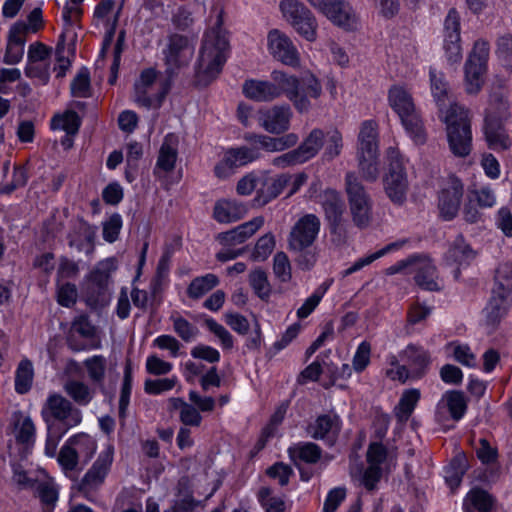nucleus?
<instances>
[{
	"mask_svg": "<svg viewBox=\"0 0 512 512\" xmlns=\"http://www.w3.org/2000/svg\"><path fill=\"white\" fill-rule=\"evenodd\" d=\"M113 447L108 446L102 451L92 467L85 473L78 484V491L90 500V493L98 490L105 481L113 462Z\"/></svg>",
	"mask_w": 512,
	"mask_h": 512,
	"instance_id": "nucleus-15",
	"label": "nucleus"
},
{
	"mask_svg": "<svg viewBox=\"0 0 512 512\" xmlns=\"http://www.w3.org/2000/svg\"><path fill=\"white\" fill-rule=\"evenodd\" d=\"M28 32L29 27L25 22L18 21L11 26L4 55V62L6 64L14 65L20 62L24 54L25 36Z\"/></svg>",
	"mask_w": 512,
	"mask_h": 512,
	"instance_id": "nucleus-25",
	"label": "nucleus"
},
{
	"mask_svg": "<svg viewBox=\"0 0 512 512\" xmlns=\"http://www.w3.org/2000/svg\"><path fill=\"white\" fill-rule=\"evenodd\" d=\"M273 272L281 282L291 280V264L285 252H277L273 258Z\"/></svg>",
	"mask_w": 512,
	"mask_h": 512,
	"instance_id": "nucleus-58",
	"label": "nucleus"
},
{
	"mask_svg": "<svg viewBox=\"0 0 512 512\" xmlns=\"http://www.w3.org/2000/svg\"><path fill=\"white\" fill-rule=\"evenodd\" d=\"M219 284L215 274L208 273L204 276L194 278L187 288V295L191 299H199Z\"/></svg>",
	"mask_w": 512,
	"mask_h": 512,
	"instance_id": "nucleus-44",
	"label": "nucleus"
},
{
	"mask_svg": "<svg viewBox=\"0 0 512 512\" xmlns=\"http://www.w3.org/2000/svg\"><path fill=\"white\" fill-rule=\"evenodd\" d=\"M249 283L254 293L265 302H268L271 295V285L267 273L262 269H255L249 274Z\"/></svg>",
	"mask_w": 512,
	"mask_h": 512,
	"instance_id": "nucleus-47",
	"label": "nucleus"
},
{
	"mask_svg": "<svg viewBox=\"0 0 512 512\" xmlns=\"http://www.w3.org/2000/svg\"><path fill=\"white\" fill-rule=\"evenodd\" d=\"M270 77L279 91L277 98L285 95L299 113L308 112L311 108L309 97L318 99L322 94L320 81L310 72L297 77L280 70H274Z\"/></svg>",
	"mask_w": 512,
	"mask_h": 512,
	"instance_id": "nucleus-3",
	"label": "nucleus"
},
{
	"mask_svg": "<svg viewBox=\"0 0 512 512\" xmlns=\"http://www.w3.org/2000/svg\"><path fill=\"white\" fill-rule=\"evenodd\" d=\"M81 126V119L75 111H67L62 116H55L51 121L52 129H63L67 134L76 135Z\"/></svg>",
	"mask_w": 512,
	"mask_h": 512,
	"instance_id": "nucleus-48",
	"label": "nucleus"
},
{
	"mask_svg": "<svg viewBox=\"0 0 512 512\" xmlns=\"http://www.w3.org/2000/svg\"><path fill=\"white\" fill-rule=\"evenodd\" d=\"M117 269L114 258L100 261L86 277L84 294L88 305L104 306L109 299L111 273Z\"/></svg>",
	"mask_w": 512,
	"mask_h": 512,
	"instance_id": "nucleus-7",
	"label": "nucleus"
},
{
	"mask_svg": "<svg viewBox=\"0 0 512 512\" xmlns=\"http://www.w3.org/2000/svg\"><path fill=\"white\" fill-rule=\"evenodd\" d=\"M510 291L502 283H497L492 290V295L483 309L485 321L488 326L495 328L509 309L508 296Z\"/></svg>",
	"mask_w": 512,
	"mask_h": 512,
	"instance_id": "nucleus-23",
	"label": "nucleus"
},
{
	"mask_svg": "<svg viewBox=\"0 0 512 512\" xmlns=\"http://www.w3.org/2000/svg\"><path fill=\"white\" fill-rule=\"evenodd\" d=\"M429 74L432 95L439 108V112L443 113V110L451 103L448 83L445 81L444 74L437 72L435 69L431 68Z\"/></svg>",
	"mask_w": 512,
	"mask_h": 512,
	"instance_id": "nucleus-40",
	"label": "nucleus"
},
{
	"mask_svg": "<svg viewBox=\"0 0 512 512\" xmlns=\"http://www.w3.org/2000/svg\"><path fill=\"white\" fill-rule=\"evenodd\" d=\"M371 344L368 341H363L357 347L353 356L352 368L360 373L364 371L370 363Z\"/></svg>",
	"mask_w": 512,
	"mask_h": 512,
	"instance_id": "nucleus-60",
	"label": "nucleus"
},
{
	"mask_svg": "<svg viewBox=\"0 0 512 512\" xmlns=\"http://www.w3.org/2000/svg\"><path fill=\"white\" fill-rule=\"evenodd\" d=\"M495 503L494 497L484 489L472 488L463 501L464 512H490Z\"/></svg>",
	"mask_w": 512,
	"mask_h": 512,
	"instance_id": "nucleus-35",
	"label": "nucleus"
},
{
	"mask_svg": "<svg viewBox=\"0 0 512 512\" xmlns=\"http://www.w3.org/2000/svg\"><path fill=\"white\" fill-rule=\"evenodd\" d=\"M389 103L414 142L423 144L426 141V133L411 95L403 88L394 87L389 91Z\"/></svg>",
	"mask_w": 512,
	"mask_h": 512,
	"instance_id": "nucleus-6",
	"label": "nucleus"
},
{
	"mask_svg": "<svg viewBox=\"0 0 512 512\" xmlns=\"http://www.w3.org/2000/svg\"><path fill=\"white\" fill-rule=\"evenodd\" d=\"M321 13L334 24L345 29H351L355 22L352 8L344 0H327Z\"/></svg>",
	"mask_w": 512,
	"mask_h": 512,
	"instance_id": "nucleus-27",
	"label": "nucleus"
},
{
	"mask_svg": "<svg viewBox=\"0 0 512 512\" xmlns=\"http://www.w3.org/2000/svg\"><path fill=\"white\" fill-rule=\"evenodd\" d=\"M346 193L354 224L359 228L367 227L371 222L372 201L363 184L354 172L345 176Z\"/></svg>",
	"mask_w": 512,
	"mask_h": 512,
	"instance_id": "nucleus-10",
	"label": "nucleus"
},
{
	"mask_svg": "<svg viewBox=\"0 0 512 512\" xmlns=\"http://www.w3.org/2000/svg\"><path fill=\"white\" fill-rule=\"evenodd\" d=\"M132 381H133L132 367H131L130 361L128 360L124 367V376H123V382L121 385L120 398H119V412L118 413H119V418L123 421L125 420V418L127 416V408L130 403Z\"/></svg>",
	"mask_w": 512,
	"mask_h": 512,
	"instance_id": "nucleus-46",
	"label": "nucleus"
},
{
	"mask_svg": "<svg viewBox=\"0 0 512 512\" xmlns=\"http://www.w3.org/2000/svg\"><path fill=\"white\" fill-rule=\"evenodd\" d=\"M292 251L298 254L294 261L298 268L303 271L311 270L317 263L318 250L314 246H308L302 250Z\"/></svg>",
	"mask_w": 512,
	"mask_h": 512,
	"instance_id": "nucleus-59",
	"label": "nucleus"
},
{
	"mask_svg": "<svg viewBox=\"0 0 512 512\" xmlns=\"http://www.w3.org/2000/svg\"><path fill=\"white\" fill-rule=\"evenodd\" d=\"M275 248V237L272 233L261 236L254 247L251 258L254 261H265Z\"/></svg>",
	"mask_w": 512,
	"mask_h": 512,
	"instance_id": "nucleus-55",
	"label": "nucleus"
},
{
	"mask_svg": "<svg viewBox=\"0 0 512 512\" xmlns=\"http://www.w3.org/2000/svg\"><path fill=\"white\" fill-rule=\"evenodd\" d=\"M268 47L271 54L283 64L296 67L299 65V53L291 39L277 29L268 33Z\"/></svg>",
	"mask_w": 512,
	"mask_h": 512,
	"instance_id": "nucleus-19",
	"label": "nucleus"
},
{
	"mask_svg": "<svg viewBox=\"0 0 512 512\" xmlns=\"http://www.w3.org/2000/svg\"><path fill=\"white\" fill-rule=\"evenodd\" d=\"M122 227V217L118 213L112 214L103 224V238L109 243L118 239Z\"/></svg>",
	"mask_w": 512,
	"mask_h": 512,
	"instance_id": "nucleus-63",
	"label": "nucleus"
},
{
	"mask_svg": "<svg viewBox=\"0 0 512 512\" xmlns=\"http://www.w3.org/2000/svg\"><path fill=\"white\" fill-rule=\"evenodd\" d=\"M321 222L315 214L300 217L288 235L289 250H302L313 246L320 232Z\"/></svg>",
	"mask_w": 512,
	"mask_h": 512,
	"instance_id": "nucleus-14",
	"label": "nucleus"
},
{
	"mask_svg": "<svg viewBox=\"0 0 512 512\" xmlns=\"http://www.w3.org/2000/svg\"><path fill=\"white\" fill-rule=\"evenodd\" d=\"M489 57V44L484 40H477L470 52L465 66V86L469 94H477L484 83L483 76L487 69Z\"/></svg>",
	"mask_w": 512,
	"mask_h": 512,
	"instance_id": "nucleus-11",
	"label": "nucleus"
},
{
	"mask_svg": "<svg viewBox=\"0 0 512 512\" xmlns=\"http://www.w3.org/2000/svg\"><path fill=\"white\" fill-rule=\"evenodd\" d=\"M258 499L266 512H284L286 505L282 498L272 496V489L262 487L258 492Z\"/></svg>",
	"mask_w": 512,
	"mask_h": 512,
	"instance_id": "nucleus-57",
	"label": "nucleus"
},
{
	"mask_svg": "<svg viewBox=\"0 0 512 512\" xmlns=\"http://www.w3.org/2000/svg\"><path fill=\"white\" fill-rule=\"evenodd\" d=\"M243 139L255 147L258 152L265 150L267 152H278V139L277 137H271L263 134L256 133H245Z\"/></svg>",
	"mask_w": 512,
	"mask_h": 512,
	"instance_id": "nucleus-50",
	"label": "nucleus"
},
{
	"mask_svg": "<svg viewBox=\"0 0 512 512\" xmlns=\"http://www.w3.org/2000/svg\"><path fill=\"white\" fill-rule=\"evenodd\" d=\"M170 320L173 323V329L175 333L184 341H192L199 333L198 328L191 324L185 318L177 315H171Z\"/></svg>",
	"mask_w": 512,
	"mask_h": 512,
	"instance_id": "nucleus-54",
	"label": "nucleus"
},
{
	"mask_svg": "<svg viewBox=\"0 0 512 512\" xmlns=\"http://www.w3.org/2000/svg\"><path fill=\"white\" fill-rule=\"evenodd\" d=\"M89 378L94 383H102L105 377L106 359L102 355H95L84 361Z\"/></svg>",
	"mask_w": 512,
	"mask_h": 512,
	"instance_id": "nucleus-56",
	"label": "nucleus"
},
{
	"mask_svg": "<svg viewBox=\"0 0 512 512\" xmlns=\"http://www.w3.org/2000/svg\"><path fill=\"white\" fill-rule=\"evenodd\" d=\"M178 157L177 139L173 134H168L160 147L156 166L154 168V175H157L158 170L166 173L172 172L175 168Z\"/></svg>",
	"mask_w": 512,
	"mask_h": 512,
	"instance_id": "nucleus-31",
	"label": "nucleus"
},
{
	"mask_svg": "<svg viewBox=\"0 0 512 512\" xmlns=\"http://www.w3.org/2000/svg\"><path fill=\"white\" fill-rule=\"evenodd\" d=\"M437 409H447L451 418L454 421H459L467 411V401L464 392L460 390L446 391L439 401Z\"/></svg>",
	"mask_w": 512,
	"mask_h": 512,
	"instance_id": "nucleus-33",
	"label": "nucleus"
},
{
	"mask_svg": "<svg viewBox=\"0 0 512 512\" xmlns=\"http://www.w3.org/2000/svg\"><path fill=\"white\" fill-rule=\"evenodd\" d=\"M475 257L476 252L465 241L463 235L459 234L444 254V263L447 267L453 268V277L459 280L461 268L468 267Z\"/></svg>",
	"mask_w": 512,
	"mask_h": 512,
	"instance_id": "nucleus-17",
	"label": "nucleus"
},
{
	"mask_svg": "<svg viewBox=\"0 0 512 512\" xmlns=\"http://www.w3.org/2000/svg\"><path fill=\"white\" fill-rule=\"evenodd\" d=\"M261 157L255 147L240 146L229 148L224 152V156L214 167V174L220 179L228 178L236 169L252 163Z\"/></svg>",
	"mask_w": 512,
	"mask_h": 512,
	"instance_id": "nucleus-13",
	"label": "nucleus"
},
{
	"mask_svg": "<svg viewBox=\"0 0 512 512\" xmlns=\"http://www.w3.org/2000/svg\"><path fill=\"white\" fill-rule=\"evenodd\" d=\"M166 64V79L162 83V92L159 96L158 106L162 105L163 100L168 94L172 80L177 75L178 70L187 66L194 54V46L186 36L172 34L168 39L167 48L163 51Z\"/></svg>",
	"mask_w": 512,
	"mask_h": 512,
	"instance_id": "nucleus-4",
	"label": "nucleus"
},
{
	"mask_svg": "<svg viewBox=\"0 0 512 512\" xmlns=\"http://www.w3.org/2000/svg\"><path fill=\"white\" fill-rule=\"evenodd\" d=\"M496 53L501 63L512 70V36L510 34L498 38Z\"/></svg>",
	"mask_w": 512,
	"mask_h": 512,
	"instance_id": "nucleus-61",
	"label": "nucleus"
},
{
	"mask_svg": "<svg viewBox=\"0 0 512 512\" xmlns=\"http://www.w3.org/2000/svg\"><path fill=\"white\" fill-rule=\"evenodd\" d=\"M439 117L446 124V130L471 128L469 110L457 103L448 104L443 113L439 112Z\"/></svg>",
	"mask_w": 512,
	"mask_h": 512,
	"instance_id": "nucleus-32",
	"label": "nucleus"
},
{
	"mask_svg": "<svg viewBox=\"0 0 512 512\" xmlns=\"http://www.w3.org/2000/svg\"><path fill=\"white\" fill-rule=\"evenodd\" d=\"M468 467L467 458L464 454L459 453L451 459L449 465L445 468V482L452 492L460 486Z\"/></svg>",
	"mask_w": 512,
	"mask_h": 512,
	"instance_id": "nucleus-39",
	"label": "nucleus"
},
{
	"mask_svg": "<svg viewBox=\"0 0 512 512\" xmlns=\"http://www.w3.org/2000/svg\"><path fill=\"white\" fill-rule=\"evenodd\" d=\"M279 9L284 19L305 40L317 39L318 23L313 13L298 0H281Z\"/></svg>",
	"mask_w": 512,
	"mask_h": 512,
	"instance_id": "nucleus-9",
	"label": "nucleus"
},
{
	"mask_svg": "<svg viewBox=\"0 0 512 512\" xmlns=\"http://www.w3.org/2000/svg\"><path fill=\"white\" fill-rule=\"evenodd\" d=\"M321 205L327 222L345 219V203L334 189H326L322 195Z\"/></svg>",
	"mask_w": 512,
	"mask_h": 512,
	"instance_id": "nucleus-36",
	"label": "nucleus"
},
{
	"mask_svg": "<svg viewBox=\"0 0 512 512\" xmlns=\"http://www.w3.org/2000/svg\"><path fill=\"white\" fill-rule=\"evenodd\" d=\"M205 325L210 332L219 338L224 348L231 349L233 347V336L223 325L212 318H207Z\"/></svg>",
	"mask_w": 512,
	"mask_h": 512,
	"instance_id": "nucleus-64",
	"label": "nucleus"
},
{
	"mask_svg": "<svg viewBox=\"0 0 512 512\" xmlns=\"http://www.w3.org/2000/svg\"><path fill=\"white\" fill-rule=\"evenodd\" d=\"M34 489L44 505V512H51L58 500V491L55 486L50 482L37 481Z\"/></svg>",
	"mask_w": 512,
	"mask_h": 512,
	"instance_id": "nucleus-49",
	"label": "nucleus"
},
{
	"mask_svg": "<svg viewBox=\"0 0 512 512\" xmlns=\"http://www.w3.org/2000/svg\"><path fill=\"white\" fill-rule=\"evenodd\" d=\"M222 25L221 11L214 26L204 35L195 71V84L198 87H206L216 79L226 62L229 42Z\"/></svg>",
	"mask_w": 512,
	"mask_h": 512,
	"instance_id": "nucleus-1",
	"label": "nucleus"
},
{
	"mask_svg": "<svg viewBox=\"0 0 512 512\" xmlns=\"http://www.w3.org/2000/svg\"><path fill=\"white\" fill-rule=\"evenodd\" d=\"M443 48L448 62L458 63L462 59L460 37V15L455 8L448 11L444 20Z\"/></svg>",
	"mask_w": 512,
	"mask_h": 512,
	"instance_id": "nucleus-16",
	"label": "nucleus"
},
{
	"mask_svg": "<svg viewBox=\"0 0 512 512\" xmlns=\"http://www.w3.org/2000/svg\"><path fill=\"white\" fill-rule=\"evenodd\" d=\"M288 455L294 466L303 463L314 465L317 464L323 454L322 448L314 442H298L290 446L287 450Z\"/></svg>",
	"mask_w": 512,
	"mask_h": 512,
	"instance_id": "nucleus-29",
	"label": "nucleus"
},
{
	"mask_svg": "<svg viewBox=\"0 0 512 512\" xmlns=\"http://www.w3.org/2000/svg\"><path fill=\"white\" fill-rule=\"evenodd\" d=\"M292 116L289 105H276L270 109L260 110L259 125L271 134H281L289 129Z\"/></svg>",
	"mask_w": 512,
	"mask_h": 512,
	"instance_id": "nucleus-21",
	"label": "nucleus"
},
{
	"mask_svg": "<svg viewBox=\"0 0 512 512\" xmlns=\"http://www.w3.org/2000/svg\"><path fill=\"white\" fill-rule=\"evenodd\" d=\"M79 455L73 444H70V439L65 444L58 454L57 461L66 475L72 473L78 464Z\"/></svg>",
	"mask_w": 512,
	"mask_h": 512,
	"instance_id": "nucleus-51",
	"label": "nucleus"
},
{
	"mask_svg": "<svg viewBox=\"0 0 512 512\" xmlns=\"http://www.w3.org/2000/svg\"><path fill=\"white\" fill-rule=\"evenodd\" d=\"M71 94L76 97L90 96V72L86 67H82L70 84Z\"/></svg>",
	"mask_w": 512,
	"mask_h": 512,
	"instance_id": "nucleus-53",
	"label": "nucleus"
},
{
	"mask_svg": "<svg viewBox=\"0 0 512 512\" xmlns=\"http://www.w3.org/2000/svg\"><path fill=\"white\" fill-rule=\"evenodd\" d=\"M510 117V104L503 91L501 89L492 91L484 110L482 126L484 139L490 149L505 151L512 146L511 138L505 127Z\"/></svg>",
	"mask_w": 512,
	"mask_h": 512,
	"instance_id": "nucleus-2",
	"label": "nucleus"
},
{
	"mask_svg": "<svg viewBox=\"0 0 512 512\" xmlns=\"http://www.w3.org/2000/svg\"><path fill=\"white\" fill-rule=\"evenodd\" d=\"M70 444H73L79 457L83 456L85 458V462L93 457L97 448L95 439L83 433L71 437Z\"/></svg>",
	"mask_w": 512,
	"mask_h": 512,
	"instance_id": "nucleus-52",
	"label": "nucleus"
},
{
	"mask_svg": "<svg viewBox=\"0 0 512 512\" xmlns=\"http://www.w3.org/2000/svg\"><path fill=\"white\" fill-rule=\"evenodd\" d=\"M343 147L342 135L338 130L328 134L327 144L323 153V159L331 161L340 155Z\"/></svg>",
	"mask_w": 512,
	"mask_h": 512,
	"instance_id": "nucleus-62",
	"label": "nucleus"
},
{
	"mask_svg": "<svg viewBox=\"0 0 512 512\" xmlns=\"http://www.w3.org/2000/svg\"><path fill=\"white\" fill-rule=\"evenodd\" d=\"M447 131L450 151L456 157L468 156L472 149V131L470 129H451Z\"/></svg>",
	"mask_w": 512,
	"mask_h": 512,
	"instance_id": "nucleus-34",
	"label": "nucleus"
},
{
	"mask_svg": "<svg viewBox=\"0 0 512 512\" xmlns=\"http://www.w3.org/2000/svg\"><path fill=\"white\" fill-rule=\"evenodd\" d=\"M325 134L323 130L314 128L295 149L303 163L314 158L324 146Z\"/></svg>",
	"mask_w": 512,
	"mask_h": 512,
	"instance_id": "nucleus-38",
	"label": "nucleus"
},
{
	"mask_svg": "<svg viewBox=\"0 0 512 512\" xmlns=\"http://www.w3.org/2000/svg\"><path fill=\"white\" fill-rule=\"evenodd\" d=\"M33 366L28 359L20 361L15 374V390L19 394H26L32 386L33 382Z\"/></svg>",
	"mask_w": 512,
	"mask_h": 512,
	"instance_id": "nucleus-45",
	"label": "nucleus"
},
{
	"mask_svg": "<svg viewBox=\"0 0 512 512\" xmlns=\"http://www.w3.org/2000/svg\"><path fill=\"white\" fill-rule=\"evenodd\" d=\"M248 212V208L243 203L236 200L221 199L218 200L213 208V218L218 223H232L241 220Z\"/></svg>",
	"mask_w": 512,
	"mask_h": 512,
	"instance_id": "nucleus-30",
	"label": "nucleus"
},
{
	"mask_svg": "<svg viewBox=\"0 0 512 512\" xmlns=\"http://www.w3.org/2000/svg\"><path fill=\"white\" fill-rule=\"evenodd\" d=\"M416 274L414 280L416 284L424 290L439 291L440 287L435 281L436 267L432 262L420 255V260L414 264Z\"/></svg>",
	"mask_w": 512,
	"mask_h": 512,
	"instance_id": "nucleus-37",
	"label": "nucleus"
},
{
	"mask_svg": "<svg viewBox=\"0 0 512 512\" xmlns=\"http://www.w3.org/2000/svg\"><path fill=\"white\" fill-rule=\"evenodd\" d=\"M400 357L409 368L412 380L422 379L430 369L431 356L423 347L410 344L402 351Z\"/></svg>",
	"mask_w": 512,
	"mask_h": 512,
	"instance_id": "nucleus-24",
	"label": "nucleus"
},
{
	"mask_svg": "<svg viewBox=\"0 0 512 512\" xmlns=\"http://www.w3.org/2000/svg\"><path fill=\"white\" fill-rule=\"evenodd\" d=\"M263 225L264 218L262 216L254 217L250 221L242 223L229 231L219 233L216 238L223 246H235L244 243Z\"/></svg>",
	"mask_w": 512,
	"mask_h": 512,
	"instance_id": "nucleus-26",
	"label": "nucleus"
},
{
	"mask_svg": "<svg viewBox=\"0 0 512 512\" xmlns=\"http://www.w3.org/2000/svg\"><path fill=\"white\" fill-rule=\"evenodd\" d=\"M404 243H405V241L393 242V243L386 245L385 247H383L382 249L378 250L375 253H372V254L362 257V258H359L357 261H355L353 263V265H351L349 268H347L341 272L342 277L345 278V277L361 270L365 266L370 265L375 260L381 258L382 256L386 255L387 253L401 248Z\"/></svg>",
	"mask_w": 512,
	"mask_h": 512,
	"instance_id": "nucleus-43",
	"label": "nucleus"
},
{
	"mask_svg": "<svg viewBox=\"0 0 512 512\" xmlns=\"http://www.w3.org/2000/svg\"><path fill=\"white\" fill-rule=\"evenodd\" d=\"M420 399V390L416 388L408 389L403 392L398 405L395 407V414L400 422H405L413 413Z\"/></svg>",
	"mask_w": 512,
	"mask_h": 512,
	"instance_id": "nucleus-42",
	"label": "nucleus"
},
{
	"mask_svg": "<svg viewBox=\"0 0 512 512\" xmlns=\"http://www.w3.org/2000/svg\"><path fill=\"white\" fill-rule=\"evenodd\" d=\"M377 125L372 120L362 123L358 134L357 160L362 177L374 182L379 175Z\"/></svg>",
	"mask_w": 512,
	"mask_h": 512,
	"instance_id": "nucleus-5",
	"label": "nucleus"
},
{
	"mask_svg": "<svg viewBox=\"0 0 512 512\" xmlns=\"http://www.w3.org/2000/svg\"><path fill=\"white\" fill-rule=\"evenodd\" d=\"M41 415L49 430L51 429V423L54 421H59L68 428L77 426L82 421L81 411L58 393H52L48 396L42 407Z\"/></svg>",
	"mask_w": 512,
	"mask_h": 512,
	"instance_id": "nucleus-12",
	"label": "nucleus"
},
{
	"mask_svg": "<svg viewBox=\"0 0 512 512\" xmlns=\"http://www.w3.org/2000/svg\"><path fill=\"white\" fill-rule=\"evenodd\" d=\"M278 90L273 80L247 79L242 85V93L250 100L256 102H271L277 99Z\"/></svg>",
	"mask_w": 512,
	"mask_h": 512,
	"instance_id": "nucleus-28",
	"label": "nucleus"
},
{
	"mask_svg": "<svg viewBox=\"0 0 512 512\" xmlns=\"http://www.w3.org/2000/svg\"><path fill=\"white\" fill-rule=\"evenodd\" d=\"M63 389L79 406H87L94 397V391L87 384L78 380L66 381Z\"/></svg>",
	"mask_w": 512,
	"mask_h": 512,
	"instance_id": "nucleus-41",
	"label": "nucleus"
},
{
	"mask_svg": "<svg viewBox=\"0 0 512 512\" xmlns=\"http://www.w3.org/2000/svg\"><path fill=\"white\" fill-rule=\"evenodd\" d=\"M463 184L455 176H450L447 187L443 188L438 197V208L440 216L450 221L454 219L459 211L463 196Z\"/></svg>",
	"mask_w": 512,
	"mask_h": 512,
	"instance_id": "nucleus-18",
	"label": "nucleus"
},
{
	"mask_svg": "<svg viewBox=\"0 0 512 512\" xmlns=\"http://www.w3.org/2000/svg\"><path fill=\"white\" fill-rule=\"evenodd\" d=\"M341 431V419L333 412L317 416L314 422L306 427V433L314 440L327 439L331 444L335 442Z\"/></svg>",
	"mask_w": 512,
	"mask_h": 512,
	"instance_id": "nucleus-22",
	"label": "nucleus"
},
{
	"mask_svg": "<svg viewBox=\"0 0 512 512\" xmlns=\"http://www.w3.org/2000/svg\"><path fill=\"white\" fill-rule=\"evenodd\" d=\"M387 159V172L383 178L384 190L394 204L402 205L407 199L409 186L403 159L395 148L388 149Z\"/></svg>",
	"mask_w": 512,
	"mask_h": 512,
	"instance_id": "nucleus-8",
	"label": "nucleus"
},
{
	"mask_svg": "<svg viewBox=\"0 0 512 512\" xmlns=\"http://www.w3.org/2000/svg\"><path fill=\"white\" fill-rule=\"evenodd\" d=\"M291 180L292 175L289 173H281L276 176L264 175L260 179V186L256 190L253 202L259 207L267 205L283 192Z\"/></svg>",
	"mask_w": 512,
	"mask_h": 512,
	"instance_id": "nucleus-20",
	"label": "nucleus"
}]
</instances>
